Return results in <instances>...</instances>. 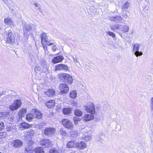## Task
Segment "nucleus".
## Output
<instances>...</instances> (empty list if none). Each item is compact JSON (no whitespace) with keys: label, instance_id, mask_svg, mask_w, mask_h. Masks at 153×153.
Instances as JSON below:
<instances>
[{"label":"nucleus","instance_id":"obj_45","mask_svg":"<svg viewBox=\"0 0 153 153\" xmlns=\"http://www.w3.org/2000/svg\"><path fill=\"white\" fill-rule=\"evenodd\" d=\"M4 123L2 122L1 123H0V131L2 130L3 129H4Z\"/></svg>","mask_w":153,"mask_h":153},{"label":"nucleus","instance_id":"obj_6","mask_svg":"<svg viewBox=\"0 0 153 153\" xmlns=\"http://www.w3.org/2000/svg\"><path fill=\"white\" fill-rule=\"evenodd\" d=\"M10 145L12 148L17 149L20 148L22 146L23 143L20 140L16 139L10 142Z\"/></svg>","mask_w":153,"mask_h":153},{"label":"nucleus","instance_id":"obj_33","mask_svg":"<svg viewBox=\"0 0 153 153\" xmlns=\"http://www.w3.org/2000/svg\"><path fill=\"white\" fill-rule=\"evenodd\" d=\"M41 68L38 66H35L34 67V71L36 73H38L41 71Z\"/></svg>","mask_w":153,"mask_h":153},{"label":"nucleus","instance_id":"obj_44","mask_svg":"<svg viewBox=\"0 0 153 153\" xmlns=\"http://www.w3.org/2000/svg\"><path fill=\"white\" fill-rule=\"evenodd\" d=\"M24 137L27 139L29 138H30V136H29V134H28V132L27 131L24 134Z\"/></svg>","mask_w":153,"mask_h":153},{"label":"nucleus","instance_id":"obj_27","mask_svg":"<svg viewBox=\"0 0 153 153\" xmlns=\"http://www.w3.org/2000/svg\"><path fill=\"white\" fill-rule=\"evenodd\" d=\"M70 136L73 137L74 138V137H76L78 135V132L76 130H71L70 131Z\"/></svg>","mask_w":153,"mask_h":153},{"label":"nucleus","instance_id":"obj_50","mask_svg":"<svg viewBox=\"0 0 153 153\" xmlns=\"http://www.w3.org/2000/svg\"><path fill=\"white\" fill-rule=\"evenodd\" d=\"M34 5H35L36 7L37 8H40V6L39 5L37 4V3H34Z\"/></svg>","mask_w":153,"mask_h":153},{"label":"nucleus","instance_id":"obj_22","mask_svg":"<svg viewBox=\"0 0 153 153\" xmlns=\"http://www.w3.org/2000/svg\"><path fill=\"white\" fill-rule=\"evenodd\" d=\"M78 144L77 142L74 140H73L69 141L67 144V146L69 148L74 147L77 148Z\"/></svg>","mask_w":153,"mask_h":153},{"label":"nucleus","instance_id":"obj_31","mask_svg":"<svg viewBox=\"0 0 153 153\" xmlns=\"http://www.w3.org/2000/svg\"><path fill=\"white\" fill-rule=\"evenodd\" d=\"M130 3L129 2H126L124 3L122 7V9L125 10L127 9L129 7Z\"/></svg>","mask_w":153,"mask_h":153},{"label":"nucleus","instance_id":"obj_52","mask_svg":"<svg viewBox=\"0 0 153 153\" xmlns=\"http://www.w3.org/2000/svg\"><path fill=\"white\" fill-rule=\"evenodd\" d=\"M152 102L151 103V105L152 106V109H153V97L152 98Z\"/></svg>","mask_w":153,"mask_h":153},{"label":"nucleus","instance_id":"obj_54","mask_svg":"<svg viewBox=\"0 0 153 153\" xmlns=\"http://www.w3.org/2000/svg\"><path fill=\"white\" fill-rule=\"evenodd\" d=\"M26 149V150L27 151H28V152H27V153H29V150H28V149ZM31 151H30V152H29V153H30V152H31Z\"/></svg>","mask_w":153,"mask_h":153},{"label":"nucleus","instance_id":"obj_57","mask_svg":"<svg viewBox=\"0 0 153 153\" xmlns=\"http://www.w3.org/2000/svg\"><path fill=\"white\" fill-rule=\"evenodd\" d=\"M120 35L121 36H122L121 35V34H120Z\"/></svg>","mask_w":153,"mask_h":153},{"label":"nucleus","instance_id":"obj_2","mask_svg":"<svg viewBox=\"0 0 153 153\" xmlns=\"http://www.w3.org/2000/svg\"><path fill=\"white\" fill-rule=\"evenodd\" d=\"M32 113V114H28L26 115V118L27 120L30 121L34 118H36L37 119H40L42 117V114L41 112L36 109H33Z\"/></svg>","mask_w":153,"mask_h":153},{"label":"nucleus","instance_id":"obj_40","mask_svg":"<svg viewBox=\"0 0 153 153\" xmlns=\"http://www.w3.org/2000/svg\"><path fill=\"white\" fill-rule=\"evenodd\" d=\"M27 131L28 132L29 134V136L30 137L33 136L34 134V131L32 130H29Z\"/></svg>","mask_w":153,"mask_h":153},{"label":"nucleus","instance_id":"obj_55","mask_svg":"<svg viewBox=\"0 0 153 153\" xmlns=\"http://www.w3.org/2000/svg\"><path fill=\"white\" fill-rule=\"evenodd\" d=\"M144 50V47L142 48L141 49V51H143Z\"/></svg>","mask_w":153,"mask_h":153},{"label":"nucleus","instance_id":"obj_21","mask_svg":"<svg viewBox=\"0 0 153 153\" xmlns=\"http://www.w3.org/2000/svg\"><path fill=\"white\" fill-rule=\"evenodd\" d=\"M94 116L92 114H86L82 117V119L85 122L89 121L92 120Z\"/></svg>","mask_w":153,"mask_h":153},{"label":"nucleus","instance_id":"obj_46","mask_svg":"<svg viewBox=\"0 0 153 153\" xmlns=\"http://www.w3.org/2000/svg\"><path fill=\"white\" fill-rule=\"evenodd\" d=\"M42 45H43V47L44 49V50L45 53L46 54H48V52L47 51V47L46 46H44L43 45H44L43 44Z\"/></svg>","mask_w":153,"mask_h":153},{"label":"nucleus","instance_id":"obj_12","mask_svg":"<svg viewBox=\"0 0 153 153\" xmlns=\"http://www.w3.org/2000/svg\"><path fill=\"white\" fill-rule=\"evenodd\" d=\"M40 144L43 147L49 148L52 146V142L48 139H43L41 141Z\"/></svg>","mask_w":153,"mask_h":153},{"label":"nucleus","instance_id":"obj_10","mask_svg":"<svg viewBox=\"0 0 153 153\" xmlns=\"http://www.w3.org/2000/svg\"><path fill=\"white\" fill-rule=\"evenodd\" d=\"M140 46V44H139L136 43L133 45V52L134 55L137 57L141 56L143 54L141 51H139V48Z\"/></svg>","mask_w":153,"mask_h":153},{"label":"nucleus","instance_id":"obj_24","mask_svg":"<svg viewBox=\"0 0 153 153\" xmlns=\"http://www.w3.org/2000/svg\"><path fill=\"white\" fill-rule=\"evenodd\" d=\"M72 111V108H64L63 109L62 112L64 114L68 115L71 113Z\"/></svg>","mask_w":153,"mask_h":153},{"label":"nucleus","instance_id":"obj_35","mask_svg":"<svg viewBox=\"0 0 153 153\" xmlns=\"http://www.w3.org/2000/svg\"><path fill=\"white\" fill-rule=\"evenodd\" d=\"M4 25H2L0 29V32L2 34V35L4 34V33H3V32H4L5 31H7V30H6L7 29V28H5V30L4 29ZM7 31H8V30H7Z\"/></svg>","mask_w":153,"mask_h":153},{"label":"nucleus","instance_id":"obj_25","mask_svg":"<svg viewBox=\"0 0 153 153\" xmlns=\"http://www.w3.org/2000/svg\"><path fill=\"white\" fill-rule=\"evenodd\" d=\"M120 31L126 33L128 31L129 27L126 25L120 26Z\"/></svg>","mask_w":153,"mask_h":153},{"label":"nucleus","instance_id":"obj_38","mask_svg":"<svg viewBox=\"0 0 153 153\" xmlns=\"http://www.w3.org/2000/svg\"><path fill=\"white\" fill-rule=\"evenodd\" d=\"M80 118L76 117H75L74 118V121L75 124H77L78 122L80 121Z\"/></svg>","mask_w":153,"mask_h":153},{"label":"nucleus","instance_id":"obj_39","mask_svg":"<svg viewBox=\"0 0 153 153\" xmlns=\"http://www.w3.org/2000/svg\"><path fill=\"white\" fill-rule=\"evenodd\" d=\"M50 153H58L57 149L54 148H52L50 150Z\"/></svg>","mask_w":153,"mask_h":153},{"label":"nucleus","instance_id":"obj_19","mask_svg":"<svg viewBox=\"0 0 153 153\" xmlns=\"http://www.w3.org/2000/svg\"><path fill=\"white\" fill-rule=\"evenodd\" d=\"M55 91L53 89H49L44 92L45 97H47L54 96L55 94Z\"/></svg>","mask_w":153,"mask_h":153},{"label":"nucleus","instance_id":"obj_15","mask_svg":"<svg viewBox=\"0 0 153 153\" xmlns=\"http://www.w3.org/2000/svg\"><path fill=\"white\" fill-rule=\"evenodd\" d=\"M63 59L64 57L62 56L59 55L54 57L51 60V62L54 64H56L62 62Z\"/></svg>","mask_w":153,"mask_h":153},{"label":"nucleus","instance_id":"obj_41","mask_svg":"<svg viewBox=\"0 0 153 153\" xmlns=\"http://www.w3.org/2000/svg\"><path fill=\"white\" fill-rule=\"evenodd\" d=\"M107 34L111 36H112L113 38H114L115 37V34L113 33L110 31L106 32Z\"/></svg>","mask_w":153,"mask_h":153},{"label":"nucleus","instance_id":"obj_13","mask_svg":"<svg viewBox=\"0 0 153 153\" xmlns=\"http://www.w3.org/2000/svg\"><path fill=\"white\" fill-rule=\"evenodd\" d=\"M86 110L87 112L92 114H94L95 109L94 105L92 103L90 102L86 106Z\"/></svg>","mask_w":153,"mask_h":153},{"label":"nucleus","instance_id":"obj_1","mask_svg":"<svg viewBox=\"0 0 153 153\" xmlns=\"http://www.w3.org/2000/svg\"><path fill=\"white\" fill-rule=\"evenodd\" d=\"M3 37L6 43L13 44L15 43V37L12 31L10 30L5 31Z\"/></svg>","mask_w":153,"mask_h":153},{"label":"nucleus","instance_id":"obj_29","mask_svg":"<svg viewBox=\"0 0 153 153\" xmlns=\"http://www.w3.org/2000/svg\"><path fill=\"white\" fill-rule=\"evenodd\" d=\"M35 153H44V152L42 147H38L35 149Z\"/></svg>","mask_w":153,"mask_h":153},{"label":"nucleus","instance_id":"obj_32","mask_svg":"<svg viewBox=\"0 0 153 153\" xmlns=\"http://www.w3.org/2000/svg\"><path fill=\"white\" fill-rule=\"evenodd\" d=\"M70 97L74 98L76 96V91L75 90L72 91L70 94Z\"/></svg>","mask_w":153,"mask_h":153},{"label":"nucleus","instance_id":"obj_47","mask_svg":"<svg viewBox=\"0 0 153 153\" xmlns=\"http://www.w3.org/2000/svg\"><path fill=\"white\" fill-rule=\"evenodd\" d=\"M77 102L76 101H73L71 103V105L73 106H76V105H77Z\"/></svg>","mask_w":153,"mask_h":153},{"label":"nucleus","instance_id":"obj_3","mask_svg":"<svg viewBox=\"0 0 153 153\" xmlns=\"http://www.w3.org/2000/svg\"><path fill=\"white\" fill-rule=\"evenodd\" d=\"M59 77L64 81V83L68 85L71 84L72 83V78L68 74L65 73H60L59 75Z\"/></svg>","mask_w":153,"mask_h":153},{"label":"nucleus","instance_id":"obj_20","mask_svg":"<svg viewBox=\"0 0 153 153\" xmlns=\"http://www.w3.org/2000/svg\"><path fill=\"white\" fill-rule=\"evenodd\" d=\"M55 101L53 100H50L45 102V105L48 108H52L55 105Z\"/></svg>","mask_w":153,"mask_h":153},{"label":"nucleus","instance_id":"obj_7","mask_svg":"<svg viewBox=\"0 0 153 153\" xmlns=\"http://www.w3.org/2000/svg\"><path fill=\"white\" fill-rule=\"evenodd\" d=\"M62 125L66 128L72 130L73 128V123L69 120L64 119L62 120Z\"/></svg>","mask_w":153,"mask_h":153},{"label":"nucleus","instance_id":"obj_14","mask_svg":"<svg viewBox=\"0 0 153 153\" xmlns=\"http://www.w3.org/2000/svg\"><path fill=\"white\" fill-rule=\"evenodd\" d=\"M68 69V67L65 65L63 64L57 65L55 66V70L56 71L64 70L67 71Z\"/></svg>","mask_w":153,"mask_h":153},{"label":"nucleus","instance_id":"obj_37","mask_svg":"<svg viewBox=\"0 0 153 153\" xmlns=\"http://www.w3.org/2000/svg\"><path fill=\"white\" fill-rule=\"evenodd\" d=\"M7 135V133L6 132H0V139L5 137Z\"/></svg>","mask_w":153,"mask_h":153},{"label":"nucleus","instance_id":"obj_28","mask_svg":"<svg viewBox=\"0 0 153 153\" xmlns=\"http://www.w3.org/2000/svg\"><path fill=\"white\" fill-rule=\"evenodd\" d=\"M87 132H85L83 133L84 136L83 138L85 140L88 141L91 140L92 138L91 136L87 135Z\"/></svg>","mask_w":153,"mask_h":153},{"label":"nucleus","instance_id":"obj_58","mask_svg":"<svg viewBox=\"0 0 153 153\" xmlns=\"http://www.w3.org/2000/svg\"><path fill=\"white\" fill-rule=\"evenodd\" d=\"M0 153H2L1 152H0Z\"/></svg>","mask_w":153,"mask_h":153},{"label":"nucleus","instance_id":"obj_18","mask_svg":"<svg viewBox=\"0 0 153 153\" xmlns=\"http://www.w3.org/2000/svg\"><path fill=\"white\" fill-rule=\"evenodd\" d=\"M122 18L120 16H112L109 17L108 19L115 22H119L122 20Z\"/></svg>","mask_w":153,"mask_h":153},{"label":"nucleus","instance_id":"obj_11","mask_svg":"<svg viewBox=\"0 0 153 153\" xmlns=\"http://www.w3.org/2000/svg\"><path fill=\"white\" fill-rule=\"evenodd\" d=\"M40 37L41 38L42 43L44 42L47 43V45L48 46H51L52 45H54L55 44V42L50 43V41H49L47 40V36L46 34L44 33H42L40 35Z\"/></svg>","mask_w":153,"mask_h":153},{"label":"nucleus","instance_id":"obj_53","mask_svg":"<svg viewBox=\"0 0 153 153\" xmlns=\"http://www.w3.org/2000/svg\"><path fill=\"white\" fill-rule=\"evenodd\" d=\"M122 15L123 17L125 18H127V17H128V15H127V14L126 13L124 14H123Z\"/></svg>","mask_w":153,"mask_h":153},{"label":"nucleus","instance_id":"obj_23","mask_svg":"<svg viewBox=\"0 0 153 153\" xmlns=\"http://www.w3.org/2000/svg\"><path fill=\"white\" fill-rule=\"evenodd\" d=\"M87 147L86 143L83 141H81L80 143H78L77 148L80 149H85Z\"/></svg>","mask_w":153,"mask_h":153},{"label":"nucleus","instance_id":"obj_26","mask_svg":"<svg viewBox=\"0 0 153 153\" xmlns=\"http://www.w3.org/2000/svg\"><path fill=\"white\" fill-rule=\"evenodd\" d=\"M31 126L29 124H28L25 122H23L21 124L20 128H23V129H25V128H29Z\"/></svg>","mask_w":153,"mask_h":153},{"label":"nucleus","instance_id":"obj_42","mask_svg":"<svg viewBox=\"0 0 153 153\" xmlns=\"http://www.w3.org/2000/svg\"><path fill=\"white\" fill-rule=\"evenodd\" d=\"M60 132L62 135L63 136H65L67 133L65 131L63 130L62 129H61L60 130Z\"/></svg>","mask_w":153,"mask_h":153},{"label":"nucleus","instance_id":"obj_49","mask_svg":"<svg viewBox=\"0 0 153 153\" xmlns=\"http://www.w3.org/2000/svg\"><path fill=\"white\" fill-rule=\"evenodd\" d=\"M96 140L98 142H101V141L102 140V139L100 137H99L96 138Z\"/></svg>","mask_w":153,"mask_h":153},{"label":"nucleus","instance_id":"obj_34","mask_svg":"<svg viewBox=\"0 0 153 153\" xmlns=\"http://www.w3.org/2000/svg\"><path fill=\"white\" fill-rule=\"evenodd\" d=\"M111 29L113 30L114 31H116L120 29V26H117V27H115L114 25L111 26Z\"/></svg>","mask_w":153,"mask_h":153},{"label":"nucleus","instance_id":"obj_16","mask_svg":"<svg viewBox=\"0 0 153 153\" xmlns=\"http://www.w3.org/2000/svg\"><path fill=\"white\" fill-rule=\"evenodd\" d=\"M26 112L27 109L26 108H22L19 111L18 113L19 116V119H17L18 122L19 121L22 120V118L25 116L26 114Z\"/></svg>","mask_w":153,"mask_h":153},{"label":"nucleus","instance_id":"obj_56","mask_svg":"<svg viewBox=\"0 0 153 153\" xmlns=\"http://www.w3.org/2000/svg\"><path fill=\"white\" fill-rule=\"evenodd\" d=\"M11 121H12L13 120L12 118H12H11Z\"/></svg>","mask_w":153,"mask_h":153},{"label":"nucleus","instance_id":"obj_8","mask_svg":"<svg viewBox=\"0 0 153 153\" xmlns=\"http://www.w3.org/2000/svg\"><path fill=\"white\" fill-rule=\"evenodd\" d=\"M68 85L65 83H61L59 84V88L61 91L60 94L64 96V95L69 90V88Z\"/></svg>","mask_w":153,"mask_h":153},{"label":"nucleus","instance_id":"obj_30","mask_svg":"<svg viewBox=\"0 0 153 153\" xmlns=\"http://www.w3.org/2000/svg\"><path fill=\"white\" fill-rule=\"evenodd\" d=\"M74 114L76 116L79 117L82 115V112L81 110L77 109L75 110Z\"/></svg>","mask_w":153,"mask_h":153},{"label":"nucleus","instance_id":"obj_9","mask_svg":"<svg viewBox=\"0 0 153 153\" xmlns=\"http://www.w3.org/2000/svg\"><path fill=\"white\" fill-rule=\"evenodd\" d=\"M56 132V129L53 128H46L43 131V133L45 135L50 137L53 135Z\"/></svg>","mask_w":153,"mask_h":153},{"label":"nucleus","instance_id":"obj_5","mask_svg":"<svg viewBox=\"0 0 153 153\" xmlns=\"http://www.w3.org/2000/svg\"><path fill=\"white\" fill-rule=\"evenodd\" d=\"M21 104L22 102L20 100H16L9 105V109L11 111H14L20 107Z\"/></svg>","mask_w":153,"mask_h":153},{"label":"nucleus","instance_id":"obj_36","mask_svg":"<svg viewBox=\"0 0 153 153\" xmlns=\"http://www.w3.org/2000/svg\"><path fill=\"white\" fill-rule=\"evenodd\" d=\"M9 114L8 113L1 112L0 113V119H3L5 117V115Z\"/></svg>","mask_w":153,"mask_h":153},{"label":"nucleus","instance_id":"obj_48","mask_svg":"<svg viewBox=\"0 0 153 153\" xmlns=\"http://www.w3.org/2000/svg\"><path fill=\"white\" fill-rule=\"evenodd\" d=\"M52 49L53 51H55L57 49V48L56 45H54L52 47Z\"/></svg>","mask_w":153,"mask_h":153},{"label":"nucleus","instance_id":"obj_17","mask_svg":"<svg viewBox=\"0 0 153 153\" xmlns=\"http://www.w3.org/2000/svg\"><path fill=\"white\" fill-rule=\"evenodd\" d=\"M4 22L6 25H9L10 27H14V22L10 17L4 18Z\"/></svg>","mask_w":153,"mask_h":153},{"label":"nucleus","instance_id":"obj_51","mask_svg":"<svg viewBox=\"0 0 153 153\" xmlns=\"http://www.w3.org/2000/svg\"><path fill=\"white\" fill-rule=\"evenodd\" d=\"M72 57L75 63H77L78 62L77 61V59L75 58L74 56H72Z\"/></svg>","mask_w":153,"mask_h":153},{"label":"nucleus","instance_id":"obj_43","mask_svg":"<svg viewBox=\"0 0 153 153\" xmlns=\"http://www.w3.org/2000/svg\"><path fill=\"white\" fill-rule=\"evenodd\" d=\"M45 125V123H40L39 126V129H41L42 128L43 126Z\"/></svg>","mask_w":153,"mask_h":153},{"label":"nucleus","instance_id":"obj_4","mask_svg":"<svg viewBox=\"0 0 153 153\" xmlns=\"http://www.w3.org/2000/svg\"><path fill=\"white\" fill-rule=\"evenodd\" d=\"M23 27L24 36L27 39L31 34L30 32L32 29V26L29 23L25 22Z\"/></svg>","mask_w":153,"mask_h":153}]
</instances>
